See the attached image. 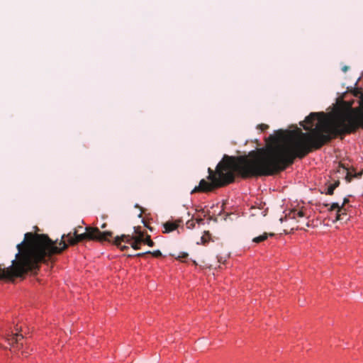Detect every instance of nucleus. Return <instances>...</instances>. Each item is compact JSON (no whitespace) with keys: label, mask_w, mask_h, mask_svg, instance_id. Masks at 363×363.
<instances>
[{"label":"nucleus","mask_w":363,"mask_h":363,"mask_svg":"<svg viewBox=\"0 0 363 363\" xmlns=\"http://www.w3.org/2000/svg\"><path fill=\"white\" fill-rule=\"evenodd\" d=\"M347 92L359 99L358 107H352L354 101H344L345 93L337 99V107L330 118H321L325 116L323 112L311 113L300 123L307 133L299 128L291 130L282 143L243 156V178L278 174L292 164L296 157L301 159L333 138L355 133L359 128L363 129V91L350 86Z\"/></svg>","instance_id":"nucleus-1"},{"label":"nucleus","mask_w":363,"mask_h":363,"mask_svg":"<svg viewBox=\"0 0 363 363\" xmlns=\"http://www.w3.org/2000/svg\"><path fill=\"white\" fill-rule=\"evenodd\" d=\"M78 232L74 229L73 233L62 235L59 247L56 246L57 241L52 240L47 235L26 233L23 240L16 245L18 252L11 265L2 268L0 264V280L13 281L28 272H35L40 263L52 261L53 255L60 254L67 248L65 238L69 245H74L85 240L110 242L113 235L111 231L101 232L98 228L90 226L86 227L83 233L78 234Z\"/></svg>","instance_id":"nucleus-2"},{"label":"nucleus","mask_w":363,"mask_h":363,"mask_svg":"<svg viewBox=\"0 0 363 363\" xmlns=\"http://www.w3.org/2000/svg\"><path fill=\"white\" fill-rule=\"evenodd\" d=\"M136 235H122L121 236H117L115 238L113 243L120 248L122 251H124L128 249V246L121 245L122 242H125L130 245V246L134 250H140V245L143 241V231H137L135 230Z\"/></svg>","instance_id":"nucleus-3"},{"label":"nucleus","mask_w":363,"mask_h":363,"mask_svg":"<svg viewBox=\"0 0 363 363\" xmlns=\"http://www.w3.org/2000/svg\"><path fill=\"white\" fill-rule=\"evenodd\" d=\"M323 205L325 207H328L329 211H337L335 220H344V217L347 216L346 208L338 203H333L330 205L329 203H324Z\"/></svg>","instance_id":"nucleus-4"},{"label":"nucleus","mask_w":363,"mask_h":363,"mask_svg":"<svg viewBox=\"0 0 363 363\" xmlns=\"http://www.w3.org/2000/svg\"><path fill=\"white\" fill-rule=\"evenodd\" d=\"M23 339V336L21 334H19L18 333H11V334L8 335L7 336V341L9 342V344L11 346H14V345H16V347L20 349L21 347H23V343H21V340Z\"/></svg>","instance_id":"nucleus-5"},{"label":"nucleus","mask_w":363,"mask_h":363,"mask_svg":"<svg viewBox=\"0 0 363 363\" xmlns=\"http://www.w3.org/2000/svg\"><path fill=\"white\" fill-rule=\"evenodd\" d=\"M182 223V220L178 219L174 222L168 221L163 223L164 230L163 233H169L176 230L180 223Z\"/></svg>","instance_id":"nucleus-6"},{"label":"nucleus","mask_w":363,"mask_h":363,"mask_svg":"<svg viewBox=\"0 0 363 363\" xmlns=\"http://www.w3.org/2000/svg\"><path fill=\"white\" fill-rule=\"evenodd\" d=\"M289 217L299 222V218L305 217V213L302 210L294 209L289 213Z\"/></svg>","instance_id":"nucleus-7"},{"label":"nucleus","mask_w":363,"mask_h":363,"mask_svg":"<svg viewBox=\"0 0 363 363\" xmlns=\"http://www.w3.org/2000/svg\"><path fill=\"white\" fill-rule=\"evenodd\" d=\"M274 236V233H264L263 234L259 235V236H256L255 238H252V242H255V243H259V242H264V240H266L268 237H273Z\"/></svg>","instance_id":"nucleus-8"},{"label":"nucleus","mask_w":363,"mask_h":363,"mask_svg":"<svg viewBox=\"0 0 363 363\" xmlns=\"http://www.w3.org/2000/svg\"><path fill=\"white\" fill-rule=\"evenodd\" d=\"M149 254L152 255L154 257H160L162 255L160 250H155L153 252L147 251L145 252L138 253L135 255V256L143 257V256H145L146 255H149Z\"/></svg>","instance_id":"nucleus-9"},{"label":"nucleus","mask_w":363,"mask_h":363,"mask_svg":"<svg viewBox=\"0 0 363 363\" xmlns=\"http://www.w3.org/2000/svg\"><path fill=\"white\" fill-rule=\"evenodd\" d=\"M340 185V182L335 181L333 184H330L325 191V194L327 195H333L334 194V190Z\"/></svg>","instance_id":"nucleus-10"},{"label":"nucleus","mask_w":363,"mask_h":363,"mask_svg":"<svg viewBox=\"0 0 363 363\" xmlns=\"http://www.w3.org/2000/svg\"><path fill=\"white\" fill-rule=\"evenodd\" d=\"M362 174V172L353 174L350 171L347 170L345 179L348 182H350L353 178H360Z\"/></svg>","instance_id":"nucleus-11"},{"label":"nucleus","mask_w":363,"mask_h":363,"mask_svg":"<svg viewBox=\"0 0 363 363\" xmlns=\"http://www.w3.org/2000/svg\"><path fill=\"white\" fill-rule=\"evenodd\" d=\"M143 240V243L147 245L149 247H153L155 245V242L151 240L150 235L145 234L144 232Z\"/></svg>","instance_id":"nucleus-12"},{"label":"nucleus","mask_w":363,"mask_h":363,"mask_svg":"<svg viewBox=\"0 0 363 363\" xmlns=\"http://www.w3.org/2000/svg\"><path fill=\"white\" fill-rule=\"evenodd\" d=\"M211 239V234L208 231H206L203 235L201 238V243L206 245Z\"/></svg>","instance_id":"nucleus-13"},{"label":"nucleus","mask_w":363,"mask_h":363,"mask_svg":"<svg viewBox=\"0 0 363 363\" xmlns=\"http://www.w3.org/2000/svg\"><path fill=\"white\" fill-rule=\"evenodd\" d=\"M186 225L189 229H192L195 227V223L193 220H189L186 223Z\"/></svg>","instance_id":"nucleus-14"},{"label":"nucleus","mask_w":363,"mask_h":363,"mask_svg":"<svg viewBox=\"0 0 363 363\" xmlns=\"http://www.w3.org/2000/svg\"><path fill=\"white\" fill-rule=\"evenodd\" d=\"M257 128L261 130L262 131H264L269 128V125L267 124L262 123L258 125Z\"/></svg>","instance_id":"nucleus-15"},{"label":"nucleus","mask_w":363,"mask_h":363,"mask_svg":"<svg viewBox=\"0 0 363 363\" xmlns=\"http://www.w3.org/2000/svg\"><path fill=\"white\" fill-rule=\"evenodd\" d=\"M188 253L186 252H182L180 255L178 256V259L182 260V259H185L188 257Z\"/></svg>","instance_id":"nucleus-16"},{"label":"nucleus","mask_w":363,"mask_h":363,"mask_svg":"<svg viewBox=\"0 0 363 363\" xmlns=\"http://www.w3.org/2000/svg\"><path fill=\"white\" fill-rule=\"evenodd\" d=\"M349 202H350L349 199H348V198H345V199H343V202H342V205H341V206H342L343 207H345V206L347 203H349Z\"/></svg>","instance_id":"nucleus-17"},{"label":"nucleus","mask_w":363,"mask_h":363,"mask_svg":"<svg viewBox=\"0 0 363 363\" xmlns=\"http://www.w3.org/2000/svg\"><path fill=\"white\" fill-rule=\"evenodd\" d=\"M196 223H199V224H202V223H203V218H196Z\"/></svg>","instance_id":"nucleus-18"},{"label":"nucleus","mask_w":363,"mask_h":363,"mask_svg":"<svg viewBox=\"0 0 363 363\" xmlns=\"http://www.w3.org/2000/svg\"><path fill=\"white\" fill-rule=\"evenodd\" d=\"M349 69V67L348 66H344L342 67V70L344 72H346Z\"/></svg>","instance_id":"nucleus-19"},{"label":"nucleus","mask_w":363,"mask_h":363,"mask_svg":"<svg viewBox=\"0 0 363 363\" xmlns=\"http://www.w3.org/2000/svg\"><path fill=\"white\" fill-rule=\"evenodd\" d=\"M106 223H104V224H103V225H101V228H106Z\"/></svg>","instance_id":"nucleus-20"},{"label":"nucleus","mask_w":363,"mask_h":363,"mask_svg":"<svg viewBox=\"0 0 363 363\" xmlns=\"http://www.w3.org/2000/svg\"><path fill=\"white\" fill-rule=\"evenodd\" d=\"M138 229H140V227H138V228H135V230L140 231Z\"/></svg>","instance_id":"nucleus-21"},{"label":"nucleus","mask_w":363,"mask_h":363,"mask_svg":"<svg viewBox=\"0 0 363 363\" xmlns=\"http://www.w3.org/2000/svg\"><path fill=\"white\" fill-rule=\"evenodd\" d=\"M23 354H25V356H26V355H27V353H26V352H23Z\"/></svg>","instance_id":"nucleus-22"},{"label":"nucleus","mask_w":363,"mask_h":363,"mask_svg":"<svg viewBox=\"0 0 363 363\" xmlns=\"http://www.w3.org/2000/svg\"><path fill=\"white\" fill-rule=\"evenodd\" d=\"M359 79H358L357 80H359ZM357 82H358V81H357V82H355V84H354V85H355V86H357Z\"/></svg>","instance_id":"nucleus-23"}]
</instances>
